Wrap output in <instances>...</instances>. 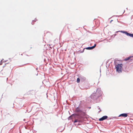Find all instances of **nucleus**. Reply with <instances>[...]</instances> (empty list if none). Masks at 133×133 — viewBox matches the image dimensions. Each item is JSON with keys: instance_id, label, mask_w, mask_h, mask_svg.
Segmentation results:
<instances>
[{"instance_id": "39448f33", "label": "nucleus", "mask_w": 133, "mask_h": 133, "mask_svg": "<svg viewBox=\"0 0 133 133\" xmlns=\"http://www.w3.org/2000/svg\"><path fill=\"white\" fill-rule=\"evenodd\" d=\"M132 57H133V56H129V57H128L126 58L124 60L125 61H127L129 60V59H130V60L131 61L132 60V59H131V58Z\"/></svg>"}, {"instance_id": "0eeeda50", "label": "nucleus", "mask_w": 133, "mask_h": 133, "mask_svg": "<svg viewBox=\"0 0 133 133\" xmlns=\"http://www.w3.org/2000/svg\"><path fill=\"white\" fill-rule=\"evenodd\" d=\"M96 44H95L94 46L91 47V48L92 49H93L96 46Z\"/></svg>"}, {"instance_id": "f257e3e1", "label": "nucleus", "mask_w": 133, "mask_h": 133, "mask_svg": "<svg viewBox=\"0 0 133 133\" xmlns=\"http://www.w3.org/2000/svg\"><path fill=\"white\" fill-rule=\"evenodd\" d=\"M122 64H118L117 65H116L115 66L116 68V71L119 73L121 72L122 71Z\"/></svg>"}, {"instance_id": "f03ea898", "label": "nucleus", "mask_w": 133, "mask_h": 133, "mask_svg": "<svg viewBox=\"0 0 133 133\" xmlns=\"http://www.w3.org/2000/svg\"><path fill=\"white\" fill-rule=\"evenodd\" d=\"M121 32L125 34L128 36L133 38V34L129 33L126 31H121Z\"/></svg>"}, {"instance_id": "9b49d317", "label": "nucleus", "mask_w": 133, "mask_h": 133, "mask_svg": "<svg viewBox=\"0 0 133 133\" xmlns=\"http://www.w3.org/2000/svg\"><path fill=\"white\" fill-rule=\"evenodd\" d=\"M2 63H0V64H1Z\"/></svg>"}, {"instance_id": "423d86ee", "label": "nucleus", "mask_w": 133, "mask_h": 133, "mask_svg": "<svg viewBox=\"0 0 133 133\" xmlns=\"http://www.w3.org/2000/svg\"><path fill=\"white\" fill-rule=\"evenodd\" d=\"M80 82V79L79 78H78L77 79V83H79Z\"/></svg>"}, {"instance_id": "7ed1b4c3", "label": "nucleus", "mask_w": 133, "mask_h": 133, "mask_svg": "<svg viewBox=\"0 0 133 133\" xmlns=\"http://www.w3.org/2000/svg\"><path fill=\"white\" fill-rule=\"evenodd\" d=\"M107 118L108 116H103L102 118H99V121H103L104 120L107 119Z\"/></svg>"}, {"instance_id": "9d476101", "label": "nucleus", "mask_w": 133, "mask_h": 133, "mask_svg": "<svg viewBox=\"0 0 133 133\" xmlns=\"http://www.w3.org/2000/svg\"><path fill=\"white\" fill-rule=\"evenodd\" d=\"M113 20H111V21H110V23H111V22H112V21H113Z\"/></svg>"}, {"instance_id": "1a4fd4ad", "label": "nucleus", "mask_w": 133, "mask_h": 133, "mask_svg": "<svg viewBox=\"0 0 133 133\" xmlns=\"http://www.w3.org/2000/svg\"><path fill=\"white\" fill-rule=\"evenodd\" d=\"M78 121L77 120H75L74 121V122H77Z\"/></svg>"}, {"instance_id": "20e7f679", "label": "nucleus", "mask_w": 133, "mask_h": 133, "mask_svg": "<svg viewBox=\"0 0 133 133\" xmlns=\"http://www.w3.org/2000/svg\"><path fill=\"white\" fill-rule=\"evenodd\" d=\"M121 116H122L124 117H126L128 116V115H127V114H125V113L122 114L120 115L119 116V117H120Z\"/></svg>"}, {"instance_id": "6e6552de", "label": "nucleus", "mask_w": 133, "mask_h": 133, "mask_svg": "<svg viewBox=\"0 0 133 133\" xmlns=\"http://www.w3.org/2000/svg\"><path fill=\"white\" fill-rule=\"evenodd\" d=\"M91 47H88L87 48V49H91Z\"/></svg>"}]
</instances>
